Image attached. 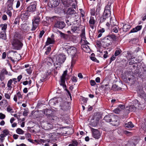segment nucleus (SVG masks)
<instances>
[{
  "mask_svg": "<svg viewBox=\"0 0 146 146\" xmlns=\"http://www.w3.org/2000/svg\"><path fill=\"white\" fill-rule=\"evenodd\" d=\"M55 62L54 66L56 68L60 66L61 64H63L66 59L65 55L63 54H56L53 59Z\"/></svg>",
  "mask_w": 146,
  "mask_h": 146,
  "instance_id": "1",
  "label": "nucleus"
},
{
  "mask_svg": "<svg viewBox=\"0 0 146 146\" xmlns=\"http://www.w3.org/2000/svg\"><path fill=\"white\" fill-rule=\"evenodd\" d=\"M67 70L64 71L62 76L60 77V85L62 86L64 88H65L64 90L67 92L68 94L69 95L71 99L72 98V96L71 93L66 88V86L65 84V80L66 79V77L67 76Z\"/></svg>",
  "mask_w": 146,
  "mask_h": 146,
  "instance_id": "2",
  "label": "nucleus"
},
{
  "mask_svg": "<svg viewBox=\"0 0 146 146\" xmlns=\"http://www.w3.org/2000/svg\"><path fill=\"white\" fill-rule=\"evenodd\" d=\"M133 103L129 105L125 108V109L128 112L135 111L137 109V106L139 107L140 104L137 100H135L133 102Z\"/></svg>",
  "mask_w": 146,
  "mask_h": 146,
  "instance_id": "3",
  "label": "nucleus"
},
{
  "mask_svg": "<svg viewBox=\"0 0 146 146\" xmlns=\"http://www.w3.org/2000/svg\"><path fill=\"white\" fill-rule=\"evenodd\" d=\"M110 5H107L105 7L103 15L100 17V23H101L105 21V16L109 17L111 15Z\"/></svg>",
  "mask_w": 146,
  "mask_h": 146,
  "instance_id": "4",
  "label": "nucleus"
},
{
  "mask_svg": "<svg viewBox=\"0 0 146 146\" xmlns=\"http://www.w3.org/2000/svg\"><path fill=\"white\" fill-rule=\"evenodd\" d=\"M12 45L17 50H20L23 46V44L17 39H13L12 42Z\"/></svg>",
  "mask_w": 146,
  "mask_h": 146,
  "instance_id": "5",
  "label": "nucleus"
},
{
  "mask_svg": "<svg viewBox=\"0 0 146 146\" xmlns=\"http://www.w3.org/2000/svg\"><path fill=\"white\" fill-rule=\"evenodd\" d=\"M40 18L38 16L34 17L32 20L33 27L32 31H35L38 26L40 21Z\"/></svg>",
  "mask_w": 146,
  "mask_h": 146,
  "instance_id": "6",
  "label": "nucleus"
},
{
  "mask_svg": "<svg viewBox=\"0 0 146 146\" xmlns=\"http://www.w3.org/2000/svg\"><path fill=\"white\" fill-rule=\"evenodd\" d=\"M111 38L109 36H107L103 38L101 41V44L104 47L108 46L111 44Z\"/></svg>",
  "mask_w": 146,
  "mask_h": 146,
  "instance_id": "7",
  "label": "nucleus"
},
{
  "mask_svg": "<svg viewBox=\"0 0 146 146\" xmlns=\"http://www.w3.org/2000/svg\"><path fill=\"white\" fill-rule=\"evenodd\" d=\"M111 124L113 126H117L119 124L120 120L118 116L111 115Z\"/></svg>",
  "mask_w": 146,
  "mask_h": 146,
  "instance_id": "8",
  "label": "nucleus"
},
{
  "mask_svg": "<svg viewBox=\"0 0 146 146\" xmlns=\"http://www.w3.org/2000/svg\"><path fill=\"white\" fill-rule=\"evenodd\" d=\"M67 48V52L68 54L74 57L76 56L77 49L75 47L71 46H68V48H66V49Z\"/></svg>",
  "mask_w": 146,
  "mask_h": 146,
  "instance_id": "9",
  "label": "nucleus"
},
{
  "mask_svg": "<svg viewBox=\"0 0 146 146\" xmlns=\"http://www.w3.org/2000/svg\"><path fill=\"white\" fill-rule=\"evenodd\" d=\"M36 3H31L27 7V11L32 13L35 12L36 9Z\"/></svg>",
  "mask_w": 146,
  "mask_h": 146,
  "instance_id": "10",
  "label": "nucleus"
},
{
  "mask_svg": "<svg viewBox=\"0 0 146 146\" xmlns=\"http://www.w3.org/2000/svg\"><path fill=\"white\" fill-rule=\"evenodd\" d=\"M62 100L61 98H54L50 100L49 102V104L52 105H55L56 104L59 102V101Z\"/></svg>",
  "mask_w": 146,
  "mask_h": 146,
  "instance_id": "11",
  "label": "nucleus"
},
{
  "mask_svg": "<svg viewBox=\"0 0 146 146\" xmlns=\"http://www.w3.org/2000/svg\"><path fill=\"white\" fill-rule=\"evenodd\" d=\"M65 24L64 22L57 21L56 23L54 26L59 29H62L64 27Z\"/></svg>",
  "mask_w": 146,
  "mask_h": 146,
  "instance_id": "12",
  "label": "nucleus"
},
{
  "mask_svg": "<svg viewBox=\"0 0 146 146\" xmlns=\"http://www.w3.org/2000/svg\"><path fill=\"white\" fill-rule=\"evenodd\" d=\"M92 135L94 138L97 139L99 138L100 137V133L98 130L92 129Z\"/></svg>",
  "mask_w": 146,
  "mask_h": 146,
  "instance_id": "13",
  "label": "nucleus"
},
{
  "mask_svg": "<svg viewBox=\"0 0 146 146\" xmlns=\"http://www.w3.org/2000/svg\"><path fill=\"white\" fill-rule=\"evenodd\" d=\"M30 14L27 11L25 13H22L21 15V18L22 21H25L28 19Z\"/></svg>",
  "mask_w": 146,
  "mask_h": 146,
  "instance_id": "14",
  "label": "nucleus"
},
{
  "mask_svg": "<svg viewBox=\"0 0 146 146\" xmlns=\"http://www.w3.org/2000/svg\"><path fill=\"white\" fill-rule=\"evenodd\" d=\"M95 23L96 21L94 17L91 16L89 21V24L90 27L92 29L94 28Z\"/></svg>",
  "mask_w": 146,
  "mask_h": 146,
  "instance_id": "15",
  "label": "nucleus"
},
{
  "mask_svg": "<svg viewBox=\"0 0 146 146\" xmlns=\"http://www.w3.org/2000/svg\"><path fill=\"white\" fill-rule=\"evenodd\" d=\"M52 60L50 58H47L46 59L44 64L46 66H52Z\"/></svg>",
  "mask_w": 146,
  "mask_h": 146,
  "instance_id": "16",
  "label": "nucleus"
},
{
  "mask_svg": "<svg viewBox=\"0 0 146 146\" xmlns=\"http://www.w3.org/2000/svg\"><path fill=\"white\" fill-rule=\"evenodd\" d=\"M81 41L82 42L84 41V43L86 44H89V43L86 40L85 32L84 31H83L81 34Z\"/></svg>",
  "mask_w": 146,
  "mask_h": 146,
  "instance_id": "17",
  "label": "nucleus"
},
{
  "mask_svg": "<svg viewBox=\"0 0 146 146\" xmlns=\"http://www.w3.org/2000/svg\"><path fill=\"white\" fill-rule=\"evenodd\" d=\"M86 44H83L82 45L81 47L83 50L86 52H89L90 51V49L89 46Z\"/></svg>",
  "mask_w": 146,
  "mask_h": 146,
  "instance_id": "18",
  "label": "nucleus"
},
{
  "mask_svg": "<svg viewBox=\"0 0 146 146\" xmlns=\"http://www.w3.org/2000/svg\"><path fill=\"white\" fill-rule=\"evenodd\" d=\"M142 28V25H139L130 31L131 33L137 32L140 30Z\"/></svg>",
  "mask_w": 146,
  "mask_h": 146,
  "instance_id": "19",
  "label": "nucleus"
},
{
  "mask_svg": "<svg viewBox=\"0 0 146 146\" xmlns=\"http://www.w3.org/2000/svg\"><path fill=\"white\" fill-rule=\"evenodd\" d=\"M25 137L27 139L28 141L32 143H34L33 142V140L31 139V136L30 134L29 133H27L25 134Z\"/></svg>",
  "mask_w": 146,
  "mask_h": 146,
  "instance_id": "20",
  "label": "nucleus"
},
{
  "mask_svg": "<svg viewBox=\"0 0 146 146\" xmlns=\"http://www.w3.org/2000/svg\"><path fill=\"white\" fill-rule=\"evenodd\" d=\"M125 126L126 128L128 129H131L134 126L132 122L131 121L125 123Z\"/></svg>",
  "mask_w": 146,
  "mask_h": 146,
  "instance_id": "21",
  "label": "nucleus"
},
{
  "mask_svg": "<svg viewBox=\"0 0 146 146\" xmlns=\"http://www.w3.org/2000/svg\"><path fill=\"white\" fill-rule=\"evenodd\" d=\"M131 28V26L128 24H125L123 27V30L124 31L127 32L129 31Z\"/></svg>",
  "mask_w": 146,
  "mask_h": 146,
  "instance_id": "22",
  "label": "nucleus"
},
{
  "mask_svg": "<svg viewBox=\"0 0 146 146\" xmlns=\"http://www.w3.org/2000/svg\"><path fill=\"white\" fill-rule=\"evenodd\" d=\"M54 42V40L53 39H51L50 38L48 37L47 38V40L46 42V45H48L50 44H52Z\"/></svg>",
  "mask_w": 146,
  "mask_h": 146,
  "instance_id": "23",
  "label": "nucleus"
},
{
  "mask_svg": "<svg viewBox=\"0 0 146 146\" xmlns=\"http://www.w3.org/2000/svg\"><path fill=\"white\" fill-rule=\"evenodd\" d=\"M110 25L112 27L115 26L116 25L117 22L116 20L114 19H112L111 18L110 19Z\"/></svg>",
  "mask_w": 146,
  "mask_h": 146,
  "instance_id": "24",
  "label": "nucleus"
},
{
  "mask_svg": "<svg viewBox=\"0 0 146 146\" xmlns=\"http://www.w3.org/2000/svg\"><path fill=\"white\" fill-rule=\"evenodd\" d=\"M111 115H106L104 118V119L106 121L108 122H111Z\"/></svg>",
  "mask_w": 146,
  "mask_h": 146,
  "instance_id": "25",
  "label": "nucleus"
},
{
  "mask_svg": "<svg viewBox=\"0 0 146 146\" xmlns=\"http://www.w3.org/2000/svg\"><path fill=\"white\" fill-rule=\"evenodd\" d=\"M13 83V80L12 79L9 80L7 84V86L8 87V89L9 90H11L12 87L11 86L12 84Z\"/></svg>",
  "mask_w": 146,
  "mask_h": 146,
  "instance_id": "26",
  "label": "nucleus"
},
{
  "mask_svg": "<svg viewBox=\"0 0 146 146\" xmlns=\"http://www.w3.org/2000/svg\"><path fill=\"white\" fill-rule=\"evenodd\" d=\"M0 26L1 27V30L3 32H6V29L7 28V25L6 23L1 24Z\"/></svg>",
  "mask_w": 146,
  "mask_h": 146,
  "instance_id": "27",
  "label": "nucleus"
},
{
  "mask_svg": "<svg viewBox=\"0 0 146 146\" xmlns=\"http://www.w3.org/2000/svg\"><path fill=\"white\" fill-rule=\"evenodd\" d=\"M74 12V10L72 8H69L68 9L66 13L68 15H70L73 14Z\"/></svg>",
  "mask_w": 146,
  "mask_h": 146,
  "instance_id": "28",
  "label": "nucleus"
},
{
  "mask_svg": "<svg viewBox=\"0 0 146 146\" xmlns=\"http://www.w3.org/2000/svg\"><path fill=\"white\" fill-rule=\"evenodd\" d=\"M80 30L79 27L77 26H73L71 27V31L74 33H77Z\"/></svg>",
  "mask_w": 146,
  "mask_h": 146,
  "instance_id": "29",
  "label": "nucleus"
},
{
  "mask_svg": "<svg viewBox=\"0 0 146 146\" xmlns=\"http://www.w3.org/2000/svg\"><path fill=\"white\" fill-rule=\"evenodd\" d=\"M54 32L58 34H59L60 35V36L62 38H65V35L64 33H62L60 31L57 30L55 31Z\"/></svg>",
  "mask_w": 146,
  "mask_h": 146,
  "instance_id": "30",
  "label": "nucleus"
},
{
  "mask_svg": "<svg viewBox=\"0 0 146 146\" xmlns=\"http://www.w3.org/2000/svg\"><path fill=\"white\" fill-rule=\"evenodd\" d=\"M0 37L4 40L6 39V32H2L0 34Z\"/></svg>",
  "mask_w": 146,
  "mask_h": 146,
  "instance_id": "31",
  "label": "nucleus"
},
{
  "mask_svg": "<svg viewBox=\"0 0 146 146\" xmlns=\"http://www.w3.org/2000/svg\"><path fill=\"white\" fill-rule=\"evenodd\" d=\"M16 132L17 134L20 135L23 134L24 133V131L20 128H18L16 130Z\"/></svg>",
  "mask_w": 146,
  "mask_h": 146,
  "instance_id": "32",
  "label": "nucleus"
},
{
  "mask_svg": "<svg viewBox=\"0 0 146 146\" xmlns=\"http://www.w3.org/2000/svg\"><path fill=\"white\" fill-rule=\"evenodd\" d=\"M119 27L117 26H115V27H112L111 30L115 33H117L118 31Z\"/></svg>",
  "mask_w": 146,
  "mask_h": 146,
  "instance_id": "33",
  "label": "nucleus"
},
{
  "mask_svg": "<svg viewBox=\"0 0 146 146\" xmlns=\"http://www.w3.org/2000/svg\"><path fill=\"white\" fill-rule=\"evenodd\" d=\"M111 89L113 90L117 91L120 90V88L117 85L115 84L113 85Z\"/></svg>",
  "mask_w": 146,
  "mask_h": 146,
  "instance_id": "34",
  "label": "nucleus"
},
{
  "mask_svg": "<svg viewBox=\"0 0 146 146\" xmlns=\"http://www.w3.org/2000/svg\"><path fill=\"white\" fill-rule=\"evenodd\" d=\"M23 0H18L17 1L16 7L17 8H18L20 6L21 3L23 2Z\"/></svg>",
  "mask_w": 146,
  "mask_h": 146,
  "instance_id": "35",
  "label": "nucleus"
},
{
  "mask_svg": "<svg viewBox=\"0 0 146 146\" xmlns=\"http://www.w3.org/2000/svg\"><path fill=\"white\" fill-rule=\"evenodd\" d=\"M32 81L31 80H26L24 81L23 84L24 85H26L29 84V86H30L31 84V83Z\"/></svg>",
  "mask_w": 146,
  "mask_h": 146,
  "instance_id": "36",
  "label": "nucleus"
},
{
  "mask_svg": "<svg viewBox=\"0 0 146 146\" xmlns=\"http://www.w3.org/2000/svg\"><path fill=\"white\" fill-rule=\"evenodd\" d=\"M122 51L119 48H118L117 50H116L114 53V55L115 56H117L120 54Z\"/></svg>",
  "mask_w": 146,
  "mask_h": 146,
  "instance_id": "37",
  "label": "nucleus"
},
{
  "mask_svg": "<svg viewBox=\"0 0 146 146\" xmlns=\"http://www.w3.org/2000/svg\"><path fill=\"white\" fill-rule=\"evenodd\" d=\"M14 1V0H8L7 3L8 4V6L10 5L9 7L10 9H12V7L11 8V7Z\"/></svg>",
  "mask_w": 146,
  "mask_h": 146,
  "instance_id": "38",
  "label": "nucleus"
},
{
  "mask_svg": "<svg viewBox=\"0 0 146 146\" xmlns=\"http://www.w3.org/2000/svg\"><path fill=\"white\" fill-rule=\"evenodd\" d=\"M16 96H17L19 100L22 99L23 98V95L20 92H19L17 93Z\"/></svg>",
  "mask_w": 146,
  "mask_h": 146,
  "instance_id": "39",
  "label": "nucleus"
},
{
  "mask_svg": "<svg viewBox=\"0 0 146 146\" xmlns=\"http://www.w3.org/2000/svg\"><path fill=\"white\" fill-rule=\"evenodd\" d=\"M11 94L8 93L5 94L4 96L5 98L7 99L10 100L11 98Z\"/></svg>",
  "mask_w": 146,
  "mask_h": 146,
  "instance_id": "40",
  "label": "nucleus"
},
{
  "mask_svg": "<svg viewBox=\"0 0 146 146\" xmlns=\"http://www.w3.org/2000/svg\"><path fill=\"white\" fill-rule=\"evenodd\" d=\"M0 73L3 74L4 75H7L8 74V72L6 70L5 68H3L1 70Z\"/></svg>",
  "mask_w": 146,
  "mask_h": 146,
  "instance_id": "41",
  "label": "nucleus"
},
{
  "mask_svg": "<svg viewBox=\"0 0 146 146\" xmlns=\"http://www.w3.org/2000/svg\"><path fill=\"white\" fill-rule=\"evenodd\" d=\"M7 101L6 100H3L0 102V104L1 105H2V104H3L4 105H7Z\"/></svg>",
  "mask_w": 146,
  "mask_h": 146,
  "instance_id": "42",
  "label": "nucleus"
},
{
  "mask_svg": "<svg viewBox=\"0 0 146 146\" xmlns=\"http://www.w3.org/2000/svg\"><path fill=\"white\" fill-rule=\"evenodd\" d=\"M126 146H136V145L133 142L128 141L127 143Z\"/></svg>",
  "mask_w": 146,
  "mask_h": 146,
  "instance_id": "43",
  "label": "nucleus"
},
{
  "mask_svg": "<svg viewBox=\"0 0 146 146\" xmlns=\"http://www.w3.org/2000/svg\"><path fill=\"white\" fill-rule=\"evenodd\" d=\"M7 111L9 113H12L13 112V109L11 107L9 106L7 108Z\"/></svg>",
  "mask_w": 146,
  "mask_h": 146,
  "instance_id": "44",
  "label": "nucleus"
},
{
  "mask_svg": "<svg viewBox=\"0 0 146 146\" xmlns=\"http://www.w3.org/2000/svg\"><path fill=\"white\" fill-rule=\"evenodd\" d=\"M119 109L118 107L115 109L113 111L115 113L118 114L121 111Z\"/></svg>",
  "mask_w": 146,
  "mask_h": 146,
  "instance_id": "45",
  "label": "nucleus"
},
{
  "mask_svg": "<svg viewBox=\"0 0 146 146\" xmlns=\"http://www.w3.org/2000/svg\"><path fill=\"white\" fill-rule=\"evenodd\" d=\"M90 59L93 61L96 62L97 63L99 62V61L97 60L96 58L94 57L91 56L90 57Z\"/></svg>",
  "mask_w": 146,
  "mask_h": 146,
  "instance_id": "46",
  "label": "nucleus"
},
{
  "mask_svg": "<svg viewBox=\"0 0 146 146\" xmlns=\"http://www.w3.org/2000/svg\"><path fill=\"white\" fill-rule=\"evenodd\" d=\"M26 71H27V73L28 74H30L32 73V71L31 69V67H29L28 68H27L26 69Z\"/></svg>",
  "mask_w": 146,
  "mask_h": 146,
  "instance_id": "47",
  "label": "nucleus"
},
{
  "mask_svg": "<svg viewBox=\"0 0 146 146\" xmlns=\"http://www.w3.org/2000/svg\"><path fill=\"white\" fill-rule=\"evenodd\" d=\"M138 39L137 38H136L132 39L131 41L133 44H136L138 42Z\"/></svg>",
  "mask_w": 146,
  "mask_h": 146,
  "instance_id": "48",
  "label": "nucleus"
},
{
  "mask_svg": "<svg viewBox=\"0 0 146 146\" xmlns=\"http://www.w3.org/2000/svg\"><path fill=\"white\" fill-rule=\"evenodd\" d=\"M5 79V75L0 73V80L1 81H3Z\"/></svg>",
  "mask_w": 146,
  "mask_h": 146,
  "instance_id": "49",
  "label": "nucleus"
},
{
  "mask_svg": "<svg viewBox=\"0 0 146 146\" xmlns=\"http://www.w3.org/2000/svg\"><path fill=\"white\" fill-rule=\"evenodd\" d=\"M22 28L24 31H27L28 29V27L27 25H23L22 26Z\"/></svg>",
  "mask_w": 146,
  "mask_h": 146,
  "instance_id": "50",
  "label": "nucleus"
},
{
  "mask_svg": "<svg viewBox=\"0 0 146 146\" xmlns=\"http://www.w3.org/2000/svg\"><path fill=\"white\" fill-rule=\"evenodd\" d=\"M95 13V10L94 9H93L91 10L90 14L91 15L94 16Z\"/></svg>",
  "mask_w": 146,
  "mask_h": 146,
  "instance_id": "51",
  "label": "nucleus"
},
{
  "mask_svg": "<svg viewBox=\"0 0 146 146\" xmlns=\"http://www.w3.org/2000/svg\"><path fill=\"white\" fill-rule=\"evenodd\" d=\"M9 131L7 129H5L3 130V132L6 136H7L9 133Z\"/></svg>",
  "mask_w": 146,
  "mask_h": 146,
  "instance_id": "52",
  "label": "nucleus"
},
{
  "mask_svg": "<svg viewBox=\"0 0 146 146\" xmlns=\"http://www.w3.org/2000/svg\"><path fill=\"white\" fill-rule=\"evenodd\" d=\"M117 107L121 111L122 110L124 109L125 106L123 105L120 104Z\"/></svg>",
  "mask_w": 146,
  "mask_h": 146,
  "instance_id": "53",
  "label": "nucleus"
},
{
  "mask_svg": "<svg viewBox=\"0 0 146 146\" xmlns=\"http://www.w3.org/2000/svg\"><path fill=\"white\" fill-rule=\"evenodd\" d=\"M5 114L1 113H0V119H5Z\"/></svg>",
  "mask_w": 146,
  "mask_h": 146,
  "instance_id": "54",
  "label": "nucleus"
},
{
  "mask_svg": "<svg viewBox=\"0 0 146 146\" xmlns=\"http://www.w3.org/2000/svg\"><path fill=\"white\" fill-rule=\"evenodd\" d=\"M115 55H113L111 57L110 60V64L115 59Z\"/></svg>",
  "mask_w": 146,
  "mask_h": 146,
  "instance_id": "55",
  "label": "nucleus"
},
{
  "mask_svg": "<svg viewBox=\"0 0 146 146\" xmlns=\"http://www.w3.org/2000/svg\"><path fill=\"white\" fill-rule=\"evenodd\" d=\"M6 13L9 17H11L12 16V12L10 10L8 9V10L6 11Z\"/></svg>",
  "mask_w": 146,
  "mask_h": 146,
  "instance_id": "56",
  "label": "nucleus"
},
{
  "mask_svg": "<svg viewBox=\"0 0 146 146\" xmlns=\"http://www.w3.org/2000/svg\"><path fill=\"white\" fill-rule=\"evenodd\" d=\"M51 50V47H47V50L45 52V53L46 54H48L49 52H50Z\"/></svg>",
  "mask_w": 146,
  "mask_h": 146,
  "instance_id": "57",
  "label": "nucleus"
},
{
  "mask_svg": "<svg viewBox=\"0 0 146 146\" xmlns=\"http://www.w3.org/2000/svg\"><path fill=\"white\" fill-rule=\"evenodd\" d=\"M71 80L73 82H76L77 81V78L74 76L72 77Z\"/></svg>",
  "mask_w": 146,
  "mask_h": 146,
  "instance_id": "58",
  "label": "nucleus"
},
{
  "mask_svg": "<svg viewBox=\"0 0 146 146\" xmlns=\"http://www.w3.org/2000/svg\"><path fill=\"white\" fill-rule=\"evenodd\" d=\"M90 85L92 86H94L96 84V83L95 81L94 80H91L90 81Z\"/></svg>",
  "mask_w": 146,
  "mask_h": 146,
  "instance_id": "59",
  "label": "nucleus"
},
{
  "mask_svg": "<svg viewBox=\"0 0 146 146\" xmlns=\"http://www.w3.org/2000/svg\"><path fill=\"white\" fill-rule=\"evenodd\" d=\"M44 33V31L43 30H42L40 32V33L39 35V38H41L42 37Z\"/></svg>",
  "mask_w": 146,
  "mask_h": 146,
  "instance_id": "60",
  "label": "nucleus"
},
{
  "mask_svg": "<svg viewBox=\"0 0 146 146\" xmlns=\"http://www.w3.org/2000/svg\"><path fill=\"white\" fill-rule=\"evenodd\" d=\"M72 60L71 61V66L72 67L73 66V65L75 64V60L74 59L73 57L72 58Z\"/></svg>",
  "mask_w": 146,
  "mask_h": 146,
  "instance_id": "61",
  "label": "nucleus"
},
{
  "mask_svg": "<svg viewBox=\"0 0 146 146\" xmlns=\"http://www.w3.org/2000/svg\"><path fill=\"white\" fill-rule=\"evenodd\" d=\"M2 19L3 20H6L7 19V15H4L2 17Z\"/></svg>",
  "mask_w": 146,
  "mask_h": 146,
  "instance_id": "62",
  "label": "nucleus"
},
{
  "mask_svg": "<svg viewBox=\"0 0 146 146\" xmlns=\"http://www.w3.org/2000/svg\"><path fill=\"white\" fill-rule=\"evenodd\" d=\"M72 144H73L75 146H76L78 145V142L76 140L73 141H72Z\"/></svg>",
  "mask_w": 146,
  "mask_h": 146,
  "instance_id": "63",
  "label": "nucleus"
},
{
  "mask_svg": "<svg viewBox=\"0 0 146 146\" xmlns=\"http://www.w3.org/2000/svg\"><path fill=\"white\" fill-rule=\"evenodd\" d=\"M6 56V53L5 52L3 53L2 55V58L3 59H4L5 58Z\"/></svg>",
  "mask_w": 146,
  "mask_h": 146,
  "instance_id": "64",
  "label": "nucleus"
}]
</instances>
